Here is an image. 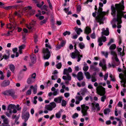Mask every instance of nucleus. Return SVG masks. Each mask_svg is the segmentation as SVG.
<instances>
[{"label": "nucleus", "instance_id": "f257e3e1", "mask_svg": "<svg viewBox=\"0 0 126 126\" xmlns=\"http://www.w3.org/2000/svg\"><path fill=\"white\" fill-rule=\"evenodd\" d=\"M124 1L123 0L121 1V3L120 2L119 4L116 3L114 6L112 4L111 7V15L113 17L116 16V11H118L123 12V10L124 9Z\"/></svg>", "mask_w": 126, "mask_h": 126}, {"label": "nucleus", "instance_id": "f03ea898", "mask_svg": "<svg viewBox=\"0 0 126 126\" xmlns=\"http://www.w3.org/2000/svg\"><path fill=\"white\" fill-rule=\"evenodd\" d=\"M103 9L102 8L99 7L98 10L97 12V16L95 17V19L96 21L99 23V25L103 24L104 21L105 19L104 16L106 14V13L102 11Z\"/></svg>", "mask_w": 126, "mask_h": 126}, {"label": "nucleus", "instance_id": "7ed1b4c3", "mask_svg": "<svg viewBox=\"0 0 126 126\" xmlns=\"http://www.w3.org/2000/svg\"><path fill=\"white\" fill-rule=\"evenodd\" d=\"M96 93L100 95L103 96L101 98V101L104 102L106 98V96L104 95L105 93V88L101 86H100L96 88Z\"/></svg>", "mask_w": 126, "mask_h": 126}, {"label": "nucleus", "instance_id": "20e7f679", "mask_svg": "<svg viewBox=\"0 0 126 126\" xmlns=\"http://www.w3.org/2000/svg\"><path fill=\"white\" fill-rule=\"evenodd\" d=\"M117 11V18H114L113 19V21L114 22H117L118 24H121L122 22V18L123 15V13L119 11Z\"/></svg>", "mask_w": 126, "mask_h": 126}, {"label": "nucleus", "instance_id": "39448f33", "mask_svg": "<svg viewBox=\"0 0 126 126\" xmlns=\"http://www.w3.org/2000/svg\"><path fill=\"white\" fill-rule=\"evenodd\" d=\"M13 89H11L4 92L3 93V94L5 95L10 96L14 98H16L17 97Z\"/></svg>", "mask_w": 126, "mask_h": 126}, {"label": "nucleus", "instance_id": "423d86ee", "mask_svg": "<svg viewBox=\"0 0 126 126\" xmlns=\"http://www.w3.org/2000/svg\"><path fill=\"white\" fill-rule=\"evenodd\" d=\"M43 52L44 54V59H48L50 56V52L48 48H47L43 50Z\"/></svg>", "mask_w": 126, "mask_h": 126}, {"label": "nucleus", "instance_id": "0eeeda50", "mask_svg": "<svg viewBox=\"0 0 126 126\" xmlns=\"http://www.w3.org/2000/svg\"><path fill=\"white\" fill-rule=\"evenodd\" d=\"M106 37L103 35H101V37H100L98 38V45L100 47L103 44L102 42H105L106 41Z\"/></svg>", "mask_w": 126, "mask_h": 126}, {"label": "nucleus", "instance_id": "6e6552de", "mask_svg": "<svg viewBox=\"0 0 126 126\" xmlns=\"http://www.w3.org/2000/svg\"><path fill=\"white\" fill-rule=\"evenodd\" d=\"M30 117L29 112H27L25 113H22V119H24V122H26L28 120Z\"/></svg>", "mask_w": 126, "mask_h": 126}, {"label": "nucleus", "instance_id": "1a4fd4ad", "mask_svg": "<svg viewBox=\"0 0 126 126\" xmlns=\"http://www.w3.org/2000/svg\"><path fill=\"white\" fill-rule=\"evenodd\" d=\"M10 81L9 80H4L1 83V86L3 87H6L10 85Z\"/></svg>", "mask_w": 126, "mask_h": 126}, {"label": "nucleus", "instance_id": "9d476101", "mask_svg": "<svg viewBox=\"0 0 126 126\" xmlns=\"http://www.w3.org/2000/svg\"><path fill=\"white\" fill-rule=\"evenodd\" d=\"M30 59L32 63L35 64L36 62V57L35 54H32L30 55Z\"/></svg>", "mask_w": 126, "mask_h": 126}, {"label": "nucleus", "instance_id": "9b49d317", "mask_svg": "<svg viewBox=\"0 0 126 126\" xmlns=\"http://www.w3.org/2000/svg\"><path fill=\"white\" fill-rule=\"evenodd\" d=\"M65 75L67 76V77L66 76H63L62 78L63 79L65 80L70 81L71 80V77L68 72L66 73Z\"/></svg>", "mask_w": 126, "mask_h": 126}, {"label": "nucleus", "instance_id": "f8f14e48", "mask_svg": "<svg viewBox=\"0 0 126 126\" xmlns=\"http://www.w3.org/2000/svg\"><path fill=\"white\" fill-rule=\"evenodd\" d=\"M111 54L113 55L114 57H115V61L117 62H119V60L118 59L117 54L113 50H111Z\"/></svg>", "mask_w": 126, "mask_h": 126}, {"label": "nucleus", "instance_id": "ddd939ff", "mask_svg": "<svg viewBox=\"0 0 126 126\" xmlns=\"http://www.w3.org/2000/svg\"><path fill=\"white\" fill-rule=\"evenodd\" d=\"M63 97L62 96H60L57 97L55 98L54 99V101L56 102L60 103L62 101Z\"/></svg>", "mask_w": 126, "mask_h": 126}, {"label": "nucleus", "instance_id": "4468645a", "mask_svg": "<svg viewBox=\"0 0 126 126\" xmlns=\"http://www.w3.org/2000/svg\"><path fill=\"white\" fill-rule=\"evenodd\" d=\"M77 77L78 80L79 81H80L83 79V77L82 73L81 72H79L78 73Z\"/></svg>", "mask_w": 126, "mask_h": 126}, {"label": "nucleus", "instance_id": "2eb2a0df", "mask_svg": "<svg viewBox=\"0 0 126 126\" xmlns=\"http://www.w3.org/2000/svg\"><path fill=\"white\" fill-rule=\"evenodd\" d=\"M6 53L7 54V55L4 54L2 56L3 58L6 60L10 58V54L9 51V50L7 51L6 52Z\"/></svg>", "mask_w": 126, "mask_h": 126}, {"label": "nucleus", "instance_id": "dca6fc26", "mask_svg": "<svg viewBox=\"0 0 126 126\" xmlns=\"http://www.w3.org/2000/svg\"><path fill=\"white\" fill-rule=\"evenodd\" d=\"M91 32V28L88 26H86L85 30L84 33H86L87 35H88Z\"/></svg>", "mask_w": 126, "mask_h": 126}, {"label": "nucleus", "instance_id": "f3484780", "mask_svg": "<svg viewBox=\"0 0 126 126\" xmlns=\"http://www.w3.org/2000/svg\"><path fill=\"white\" fill-rule=\"evenodd\" d=\"M82 110L81 111H87L89 109V107L88 106H86L85 104H83L81 105Z\"/></svg>", "mask_w": 126, "mask_h": 126}, {"label": "nucleus", "instance_id": "a211bd4d", "mask_svg": "<svg viewBox=\"0 0 126 126\" xmlns=\"http://www.w3.org/2000/svg\"><path fill=\"white\" fill-rule=\"evenodd\" d=\"M30 88L31 89H33V92L34 94H35L37 92V86L36 85H35L34 86L32 85L30 86Z\"/></svg>", "mask_w": 126, "mask_h": 126}, {"label": "nucleus", "instance_id": "6ab92c4d", "mask_svg": "<svg viewBox=\"0 0 126 126\" xmlns=\"http://www.w3.org/2000/svg\"><path fill=\"white\" fill-rule=\"evenodd\" d=\"M30 77L27 79V83L28 84H30L33 83L34 80H33Z\"/></svg>", "mask_w": 126, "mask_h": 126}, {"label": "nucleus", "instance_id": "aec40b11", "mask_svg": "<svg viewBox=\"0 0 126 126\" xmlns=\"http://www.w3.org/2000/svg\"><path fill=\"white\" fill-rule=\"evenodd\" d=\"M48 18H46L45 19L40 21L39 24L41 25H42L43 24H45L47 22Z\"/></svg>", "mask_w": 126, "mask_h": 126}, {"label": "nucleus", "instance_id": "412c9836", "mask_svg": "<svg viewBox=\"0 0 126 126\" xmlns=\"http://www.w3.org/2000/svg\"><path fill=\"white\" fill-rule=\"evenodd\" d=\"M16 108V105L14 104H10L8 105V110H11Z\"/></svg>", "mask_w": 126, "mask_h": 126}, {"label": "nucleus", "instance_id": "4be33fe9", "mask_svg": "<svg viewBox=\"0 0 126 126\" xmlns=\"http://www.w3.org/2000/svg\"><path fill=\"white\" fill-rule=\"evenodd\" d=\"M90 68L91 70H93L95 71H98L99 69L98 68L95 67L94 65L92 64L90 66Z\"/></svg>", "mask_w": 126, "mask_h": 126}, {"label": "nucleus", "instance_id": "5701e85b", "mask_svg": "<svg viewBox=\"0 0 126 126\" xmlns=\"http://www.w3.org/2000/svg\"><path fill=\"white\" fill-rule=\"evenodd\" d=\"M45 108L47 110L51 111L53 110V108L50 104L46 105H45Z\"/></svg>", "mask_w": 126, "mask_h": 126}, {"label": "nucleus", "instance_id": "b1692460", "mask_svg": "<svg viewBox=\"0 0 126 126\" xmlns=\"http://www.w3.org/2000/svg\"><path fill=\"white\" fill-rule=\"evenodd\" d=\"M87 91V89L85 88L81 89V91H80V92H81V94L82 95H84Z\"/></svg>", "mask_w": 126, "mask_h": 126}, {"label": "nucleus", "instance_id": "393cba45", "mask_svg": "<svg viewBox=\"0 0 126 126\" xmlns=\"http://www.w3.org/2000/svg\"><path fill=\"white\" fill-rule=\"evenodd\" d=\"M9 68L11 71L14 73L15 69V67L14 65L11 64L10 65Z\"/></svg>", "mask_w": 126, "mask_h": 126}, {"label": "nucleus", "instance_id": "a878e982", "mask_svg": "<svg viewBox=\"0 0 126 126\" xmlns=\"http://www.w3.org/2000/svg\"><path fill=\"white\" fill-rule=\"evenodd\" d=\"M123 76H124V75L122 73H120L119 74V78L121 80H122L120 81L121 83H122L123 82L124 83V79L123 78Z\"/></svg>", "mask_w": 126, "mask_h": 126}, {"label": "nucleus", "instance_id": "bb28decb", "mask_svg": "<svg viewBox=\"0 0 126 126\" xmlns=\"http://www.w3.org/2000/svg\"><path fill=\"white\" fill-rule=\"evenodd\" d=\"M75 31H76L77 34L79 35L80 34V32H83L82 30L80 28H77L76 29Z\"/></svg>", "mask_w": 126, "mask_h": 126}, {"label": "nucleus", "instance_id": "cd10ccee", "mask_svg": "<svg viewBox=\"0 0 126 126\" xmlns=\"http://www.w3.org/2000/svg\"><path fill=\"white\" fill-rule=\"evenodd\" d=\"M116 47V45L114 44H112L111 45L110 47H109V49L110 50V52L111 50H114L115 49Z\"/></svg>", "mask_w": 126, "mask_h": 126}, {"label": "nucleus", "instance_id": "c85d7f7f", "mask_svg": "<svg viewBox=\"0 0 126 126\" xmlns=\"http://www.w3.org/2000/svg\"><path fill=\"white\" fill-rule=\"evenodd\" d=\"M79 46L81 49H82L85 47V45L83 42H80L79 43Z\"/></svg>", "mask_w": 126, "mask_h": 126}, {"label": "nucleus", "instance_id": "c756f323", "mask_svg": "<svg viewBox=\"0 0 126 126\" xmlns=\"http://www.w3.org/2000/svg\"><path fill=\"white\" fill-rule=\"evenodd\" d=\"M61 115V111H59L58 112L55 114L56 117L57 118H60Z\"/></svg>", "mask_w": 126, "mask_h": 126}, {"label": "nucleus", "instance_id": "7c9ffc66", "mask_svg": "<svg viewBox=\"0 0 126 126\" xmlns=\"http://www.w3.org/2000/svg\"><path fill=\"white\" fill-rule=\"evenodd\" d=\"M110 112V110L109 108H107L105 109L104 110V112L105 114H107L109 113Z\"/></svg>", "mask_w": 126, "mask_h": 126}, {"label": "nucleus", "instance_id": "2f4dec72", "mask_svg": "<svg viewBox=\"0 0 126 126\" xmlns=\"http://www.w3.org/2000/svg\"><path fill=\"white\" fill-rule=\"evenodd\" d=\"M50 105L51 107H52V108H53V109L54 108H55L56 106V103L54 102H52L50 103Z\"/></svg>", "mask_w": 126, "mask_h": 126}, {"label": "nucleus", "instance_id": "473e14b6", "mask_svg": "<svg viewBox=\"0 0 126 126\" xmlns=\"http://www.w3.org/2000/svg\"><path fill=\"white\" fill-rule=\"evenodd\" d=\"M108 32L106 31V30L102 32H101L102 33V35H105L106 36H108L109 35V33H108Z\"/></svg>", "mask_w": 126, "mask_h": 126}, {"label": "nucleus", "instance_id": "72a5a7b5", "mask_svg": "<svg viewBox=\"0 0 126 126\" xmlns=\"http://www.w3.org/2000/svg\"><path fill=\"white\" fill-rule=\"evenodd\" d=\"M85 74L87 79H89L90 78L91 76L89 72H87L85 73Z\"/></svg>", "mask_w": 126, "mask_h": 126}, {"label": "nucleus", "instance_id": "f704fd0d", "mask_svg": "<svg viewBox=\"0 0 126 126\" xmlns=\"http://www.w3.org/2000/svg\"><path fill=\"white\" fill-rule=\"evenodd\" d=\"M58 78V76L56 75H54L52 76L51 77V79L52 80H55L57 79Z\"/></svg>", "mask_w": 126, "mask_h": 126}, {"label": "nucleus", "instance_id": "c9c22d12", "mask_svg": "<svg viewBox=\"0 0 126 126\" xmlns=\"http://www.w3.org/2000/svg\"><path fill=\"white\" fill-rule=\"evenodd\" d=\"M67 104L66 101L64 99H63L62 101L61 105L62 106H66Z\"/></svg>", "mask_w": 126, "mask_h": 126}, {"label": "nucleus", "instance_id": "e433bc0d", "mask_svg": "<svg viewBox=\"0 0 126 126\" xmlns=\"http://www.w3.org/2000/svg\"><path fill=\"white\" fill-rule=\"evenodd\" d=\"M102 54L103 55H104L105 56V57L106 58H107L108 57V52H107L105 53L104 51H102L101 52Z\"/></svg>", "mask_w": 126, "mask_h": 126}, {"label": "nucleus", "instance_id": "4c0bfd02", "mask_svg": "<svg viewBox=\"0 0 126 126\" xmlns=\"http://www.w3.org/2000/svg\"><path fill=\"white\" fill-rule=\"evenodd\" d=\"M76 57H77L78 58L77 61L79 62L81 60V58L82 57V55L79 54V55H76Z\"/></svg>", "mask_w": 126, "mask_h": 126}, {"label": "nucleus", "instance_id": "58836bf2", "mask_svg": "<svg viewBox=\"0 0 126 126\" xmlns=\"http://www.w3.org/2000/svg\"><path fill=\"white\" fill-rule=\"evenodd\" d=\"M125 47L123 46V51L122 53L121 52H120V55L121 57H123L124 56L125 54V52H124V48Z\"/></svg>", "mask_w": 126, "mask_h": 126}, {"label": "nucleus", "instance_id": "ea45409f", "mask_svg": "<svg viewBox=\"0 0 126 126\" xmlns=\"http://www.w3.org/2000/svg\"><path fill=\"white\" fill-rule=\"evenodd\" d=\"M62 64L61 63H58L56 65V68L58 69H60L62 67Z\"/></svg>", "mask_w": 126, "mask_h": 126}, {"label": "nucleus", "instance_id": "a19ab883", "mask_svg": "<svg viewBox=\"0 0 126 126\" xmlns=\"http://www.w3.org/2000/svg\"><path fill=\"white\" fill-rule=\"evenodd\" d=\"M79 116V114L77 113H75L72 116V118L73 119H75L76 118L78 117Z\"/></svg>", "mask_w": 126, "mask_h": 126}, {"label": "nucleus", "instance_id": "79ce46f5", "mask_svg": "<svg viewBox=\"0 0 126 126\" xmlns=\"http://www.w3.org/2000/svg\"><path fill=\"white\" fill-rule=\"evenodd\" d=\"M36 23V22L35 21L32 20V22L31 23L30 25L32 27H33L35 25Z\"/></svg>", "mask_w": 126, "mask_h": 126}, {"label": "nucleus", "instance_id": "37998d69", "mask_svg": "<svg viewBox=\"0 0 126 126\" xmlns=\"http://www.w3.org/2000/svg\"><path fill=\"white\" fill-rule=\"evenodd\" d=\"M3 123H2L4 125H5V124H7L8 123V119L7 118L3 120Z\"/></svg>", "mask_w": 126, "mask_h": 126}, {"label": "nucleus", "instance_id": "c03bdc74", "mask_svg": "<svg viewBox=\"0 0 126 126\" xmlns=\"http://www.w3.org/2000/svg\"><path fill=\"white\" fill-rule=\"evenodd\" d=\"M95 107L97 108V111H99L100 110V108L99 107V104L98 103H96L95 105Z\"/></svg>", "mask_w": 126, "mask_h": 126}, {"label": "nucleus", "instance_id": "a18cd8bd", "mask_svg": "<svg viewBox=\"0 0 126 126\" xmlns=\"http://www.w3.org/2000/svg\"><path fill=\"white\" fill-rule=\"evenodd\" d=\"M70 34V32L69 31H66L63 33V34L64 36H65L67 35H69Z\"/></svg>", "mask_w": 126, "mask_h": 126}, {"label": "nucleus", "instance_id": "49530a36", "mask_svg": "<svg viewBox=\"0 0 126 126\" xmlns=\"http://www.w3.org/2000/svg\"><path fill=\"white\" fill-rule=\"evenodd\" d=\"M89 69L88 66H84L83 68V70L85 72L87 71Z\"/></svg>", "mask_w": 126, "mask_h": 126}, {"label": "nucleus", "instance_id": "de8ad7c7", "mask_svg": "<svg viewBox=\"0 0 126 126\" xmlns=\"http://www.w3.org/2000/svg\"><path fill=\"white\" fill-rule=\"evenodd\" d=\"M114 41L113 39L111 38L110 39L109 42L107 44V45L109 46L110 45L111 43L114 42Z\"/></svg>", "mask_w": 126, "mask_h": 126}, {"label": "nucleus", "instance_id": "09e8293b", "mask_svg": "<svg viewBox=\"0 0 126 126\" xmlns=\"http://www.w3.org/2000/svg\"><path fill=\"white\" fill-rule=\"evenodd\" d=\"M71 56L72 58L75 59L76 58V55L74 52H73L72 53Z\"/></svg>", "mask_w": 126, "mask_h": 126}, {"label": "nucleus", "instance_id": "8fccbe9b", "mask_svg": "<svg viewBox=\"0 0 126 126\" xmlns=\"http://www.w3.org/2000/svg\"><path fill=\"white\" fill-rule=\"evenodd\" d=\"M35 11L34 10H31L30 12V14L31 15H33L35 13Z\"/></svg>", "mask_w": 126, "mask_h": 126}, {"label": "nucleus", "instance_id": "3c124183", "mask_svg": "<svg viewBox=\"0 0 126 126\" xmlns=\"http://www.w3.org/2000/svg\"><path fill=\"white\" fill-rule=\"evenodd\" d=\"M25 47V45L24 44L21 45L19 47V50H22L24 49Z\"/></svg>", "mask_w": 126, "mask_h": 126}, {"label": "nucleus", "instance_id": "603ef678", "mask_svg": "<svg viewBox=\"0 0 126 126\" xmlns=\"http://www.w3.org/2000/svg\"><path fill=\"white\" fill-rule=\"evenodd\" d=\"M87 111H81V113L83 114V116H85L87 115Z\"/></svg>", "mask_w": 126, "mask_h": 126}, {"label": "nucleus", "instance_id": "864d4df0", "mask_svg": "<svg viewBox=\"0 0 126 126\" xmlns=\"http://www.w3.org/2000/svg\"><path fill=\"white\" fill-rule=\"evenodd\" d=\"M61 45L62 47H63L65 45V42L63 40H62L61 43Z\"/></svg>", "mask_w": 126, "mask_h": 126}, {"label": "nucleus", "instance_id": "5fc2aeb1", "mask_svg": "<svg viewBox=\"0 0 126 126\" xmlns=\"http://www.w3.org/2000/svg\"><path fill=\"white\" fill-rule=\"evenodd\" d=\"M76 98L79 100V101H80L83 99V97L81 96H77L76 97Z\"/></svg>", "mask_w": 126, "mask_h": 126}, {"label": "nucleus", "instance_id": "6e6d98bb", "mask_svg": "<svg viewBox=\"0 0 126 126\" xmlns=\"http://www.w3.org/2000/svg\"><path fill=\"white\" fill-rule=\"evenodd\" d=\"M36 73H34L31 76V77H30L32 78H33V79H35L36 78Z\"/></svg>", "mask_w": 126, "mask_h": 126}, {"label": "nucleus", "instance_id": "4d7b16f0", "mask_svg": "<svg viewBox=\"0 0 126 126\" xmlns=\"http://www.w3.org/2000/svg\"><path fill=\"white\" fill-rule=\"evenodd\" d=\"M91 37L92 39H95L96 37L94 32H93L91 35Z\"/></svg>", "mask_w": 126, "mask_h": 126}, {"label": "nucleus", "instance_id": "13d9d810", "mask_svg": "<svg viewBox=\"0 0 126 126\" xmlns=\"http://www.w3.org/2000/svg\"><path fill=\"white\" fill-rule=\"evenodd\" d=\"M31 94V90L30 89L28 90L26 93L27 95H30Z\"/></svg>", "mask_w": 126, "mask_h": 126}, {"label": "nucleus", "instance_id": "bf43d9fd", "mask_svg": "<svg viewBox=\"0 0 126 126\" xmlns=\"http://www.w3.org/2000/svg\"><path fill=\"white\" fill-rule=\"evenodd\" d=\"M23 67L24 68L23 69L21 70V71H27V67L25 65H24L23 66Z\"/></svg>", "mask_w": 126, "mask_h": 126}, {"label": "nucleus", "instance_id": "052dcab7", "mask_svg": "<svg viewBox=\"0 0 126 126\" xmlns=\"http://www.w3.org/2000/svg\"><path fill=\"white\" fill-rule=\"evenodd\" d=\"M91 80L92 82H94L96 81L97 79L95 77L92 76Z\"/></svg>", "mask_w": 126, "mask_h": 126}, {"label": "nucleus", "instance_id": "680f3d73", "mask_svg": "<svg viewBox=\"0 0 126 126\" xmlns=\"http://www.w3.org/2000/svg\"><path fill=\"white\" fill-rule=\"evenodd\" d=\"M11 25L12 24L11 23H9V24L7 25V28L10 29H11L13 28L11 26Z\"/></svg>", "mask_w": 126, "mask_h": 126}, {"label": "nucleus", "instance_id": "e2e57ef3", "mask_svg": "<svg viewBox=\"0 0 126 126\" xmlns=\"http://www.w3.org/2000/svg\"><path fill=\"white\" fill-rule=\"evenodd\" d=\"M11 72L9 70L7 71V76L8 78H9L11 76Z\"/></svg>", "mask_w": 126, "mask_h": 126}, {"label": "nucleus", "instance_id": "0e129e2a", "mask_svg": "<svg viewBox=\"0 0 126 126\" xmlns=\"http://www.w3.org/2000/svg\"><path fill=\"white\" fill-rule=\"evenodd\" d=\"M108 77V73H106V74L104 75V79L105 80H106Z\"/></svg>", "mask_w": 126, "mask_h": 126}, {"label": "nucleus", "instance_id": "69168bd1", "mask_svg": "<svg viewBox=\"0 0 126 126\" xmlns=\"http://www.w3.org/2000/svg\"><path fill=\"white\" fill-rule=\"evenodd\" d=\"M81 7L80 5H78L77 7V10L78 11H80L81 10Z\"/></svg>", "mask_w": 126, "mask_h": 126}, {"label": "nucleus", "instance_id": "338daca9", "mask_svg": "<svg viewBox=\"0 0 126 126\" xmlns=\"http://www.w3.org/2000/svg\"><path fill=\"white\" fill-rule=\"evenodd\" d=\"M68 70L66 68H65L63 70V74L64 75H65L66 74V73H68Z\"/></svg>", "mask_w": 126, "mask_h": 126}, {"label": "nucleus", "instance_id": "774afa93", "mask_svg": "<svg viewBox=\"0 0 126 126\" xmlns=\"http://www.w3.org/2000/svg\"><path fill=\"white\" fill-rule=\"evenodd\" d=\"M118 105L119 107H122L123 106V104L121 102L119 101L118 104Z\"/></svg>", "mask_w": 126, "mask_h": 126}]
</instances>
